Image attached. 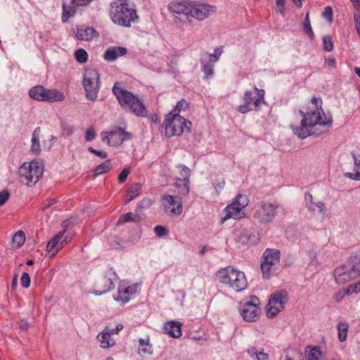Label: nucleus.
Returning <instances> with one entry per match:
<instances>
[{"label": "nucleus", "mask_w": 360, "mask_h": 360, "mask_svg": "<svg viewBox=\"0 0 360 360\" xmlns=\"http://www.w3.org/2000/svg\"><path fill=\"white\" fill-rule=\"evenodd\" d=\"M302 116L300 124L291 125L293 133L300 139H305L309 136L319 135L323 131H318L319 127L329 128L331 127L333 118L326 117L322 109V100L321 98H312L311 106L308 107L306 112L300 111Z\"/></svg>", "instance_id": "nucleus-1"}, {"label": "nucleus", "mask_w": 360, "mask_h": 360, "mask_svg": "<svg viewBox=\"0 0 360 360\" xmlns=\"http://www.w3.org/2000/svg\"><path fill=\"white\" fill-rule=\"evenodd\" d=\"M109 15L115 24L124 27H130L132 23L139 20L136 9L125 1H112Z\"/></svg>", "instance_id": "nucleus-2"}, {"label": "nucleus", "mask_w": 360, "mask_h": 360, "mask_svg": "<svg viewBox=\"0 0 360 360\" xmlns=\"http://www.w3.org/2000/svg\"><path fill=\"white\" fill-rule=\"evenodd\" d=\"M112 92L119 101L120 104L126 110L135 114L138 117H145L148 115V110L139 97L131 92L122 89L115 83Z\"/></svg>", "instance_id": "nucleus-3"}, {"label": "nucleus", "mask_w": 360, "mask_h": 360, "mask_svg": "<svg viewBox=\"0 0 360 360\" xmlns=\"http://www.w3.org/2000/svg\"><path fill=\"white\" fill-rule=\"evenodd\" d=\"M217 276L221 283L228 285L236 292H241L248 287V281L245 273L231 266L219 270Z\"/></svg>", "instance_id": "nucleus-4"}, {"label": "nucleus", "mask_w": 360, "mask_h": 360, "mask_svg": "<svg viewBox=\"0 0 360 360\" xmlns=\"http://www.w3.org/2000/svg\"><path fill=\"white\" fill-rule=\"evenodd\" d=\"M39 159L24 162L18 169L20 181L28 186L34 185L44 172V165Z\"/></svg>", "instance_id": "nucleus-5"}, {"label": "nucleus", "mask_w": 360, "mask_h": 360, "mask_svg": "<svg viewBox=\"0 0 360 360\" xmlns=\"http://www.w3.org/2000/svg\"><path fill=\"white\" fill-rule=\"evenodd\" d=\"M163 126L166 135L173 136L189 133L192 123L177 113L169 112L164 120Z\"/></svg>", "instance_id": "nucleus-6"}, {"label": "nucleus", "mask_w": 360, "mask_h": 360, "mask_svg": "<svg viewBox=\"0 0 360 360\" xmlns=\"http://www.w3.org/2000/svg\"><path fill=\"white\" fill-rule=\"evenodd\" d=\"M279 205L276 201L272 202L262 201L256 207L253 217L259 223L268 224L276 218Z\"/></svg>", "instance_id": "nucleus-7"}, {"label": "nucleus", "mask_w": 360, "mask_h": 360, "mask_svg": "<svg viewBox=\"0 0 360 360\" xmlns=\"http://www.w3.org/2000/svg\"><path fill=\"white\" fill-rule=\"evenodd\" d=\"M83 86L85 96L90 101H96L100 89V76L97 70L87 69L83 75Z\"/></svg>", "instance_id": "nucleus-8"}, {"label": "nucleus", "mask_w": 360, "mask_h": 360, "mask_svg": "<svg viewBox=\"0 0 360 360\" xmlns=\"http://www.w3.org/2000/svg\"><path fill=\"white\" fill-rule=\"evenodd\" d=\"M248 202L246 195L242 194L237 195L232 203L224 208L225 216L221 219V223L231 218L234 219L244 218L245 214L243 209L248 205Z\"/></svg>", "instance_id": "nucleus-9"}, {"label": "nucleus", "mask_w": 360, "mask_h": 360, "mask_svg": "<svg viewBox=\"0 0 360 360\" xmlns=\"http://www.w3.org/2000/svg\"><path fill=\"white\" fill-rule=\"evenodd\" d=\"M264 91L255 87L254 91H246L244 94L243 99L245 103L238 107V111L241 113H246L250 110H256L264 100Z\"/></svg>", "instance_id": "nucleus-10"}, {"label": "nucleus", "mask_w": 360, "mask_h": 360, "mask_svg": "<svg viewBox=\"0 0 360 360\" xmlns=\"http://www.w3.org/2000/svg\"><path fill=\"white\" fill-rule=\"evenodd\" d=\"M281 252L274 248H266L263 252L261 261V269L264 278H269L271 270L280 262Z\"/></svg>", "instance_id": "nucleus-11"}, {"label": "nucleus", "mask_w": 360, "mask_h": 360, "mask_svg": "<svg viewBox=\"0 0 360 360\" xmlns=\"http://www.w3.org/2000/svg\"><path fill=\"white\" fill-rule=\"evenodd\" d=\"M287 301V292L284 290L276 291L271 294L266 308L267 316L269 318L275 317L284 309Z\"/></svg>", "instance_id": "nucleus-12"}, {"label": "nucleus", "mask_w": 360, "mask_h": 360, "mask_svg": "<svg viewBox=\"0 0 360 360\" xmlns=\"http://www.w3.org/2000/svg\"><path fill=\"white\" fill-rule=\"evenodd\" d=\"M259 300L256 296H250V300L240 304V314L248 322L256 321L260 314Z\"/></svg>", "instance_id": "nucleus-13"}, {"label": "nucleus", "mask_w": 360, "mask_h": 360, "mask_svg": "<svg viewBox=\"0 0 360 360\" xmlns=\"http://www.w3.org/2000/svg\"><path fill=\"white\" fill-rule=\"evenodd\" d=\"M101 136L103 143H107L110 146L117 147L120 146L123 141L130 139L131 134L125 131L121 127H117L114 131L110 132H101Z\"/></svg>", "instance_id": "nucleus-14"}, {"label": "nucleus", "mask_w": 360, "mask_h": 360, "mask_svg": "<svg viewBox=\"0 0 360 360\" xmlns=\"http://www.w3.org/2000/svg\"><path fill=\"white\" fill-rule=\"evenodd\" d=\"M333 276L337 283L343 284L358 277L359 273L354 269V266L352 262L351 265H341L335 268Z\"/></svg>", "instance_id": "nucleus-15"}, {"label": "nucleus", "mask_w": 360, "mask_h": 360, "mask_svg": "<svg viewBox=\"0 0 360 360\" xmlns=\"http://www.w3.org/2000/svg\"><path fill=\"white\" fill-rule=\"evenodd\" d=\"M216 7L212 5L207 4H200L192 2L190 10V17L198 20H204L214 14L216 12Z\"/></svg>", "instance_id": "nucleus-16"}, {"label": "nucleus", "mask_w": 360, "mask_h": 360, "mask_svg": "<svg viewBox=\"0 0 360 360\" xmlns=\"http://www.w3.org/2000/svg\"><path fill=\"white\" fill-rule=\"evenodd\" d=\"M115 275V272L112 269L108 270L105 275L102 277L96 283V289L94 291L96 295H101L110 291L115 288V284L110 276Z\"/></svg>", "instance_id": "nucleus-17"}, {"label": "nucleus", "mask_w": 360, "mask_h": 360, "mask_svg": "<svg viewBox=\"0 0 360 360\" xmlns=\"http://www.w3.org/2000/svg\"><path fill=\"white\" fill-rule=\"evenodd\" d=\"M165 209H170V211L174 215H180L183 211L182 201L180 197L177 195H164L162 197Z\"/></svg>", "instance_id": "nucleus-18"}, {"label": "nucleus", "mask_w": 360, "mask_h": 360, "mask_svg": "<svg viewBox=\"0 0 360 360\" xmlns=\"http://www.w3.org/2000/svg\"><path fill=\"white\" fill-rule=\"evenodd\" d=\"M137 285H132L128 287L119 286L118 292L115 297V300L125 304L130 300L131 296L135 295L137 291Z\"/></svg>", "instance_id": "nucleus-19"}, {"label": "nucleus", "mask_w": 360, "mask_h": 360, "mask_svg": "<svg viewBox=\"0 0 360 360\" xmlns=\"http://www.w3.org/2000/svg\"><path fill=\"white\" fill-rule=\"evenodd\" d=\"M304 202L305 206L308 209L309 212H314L318 210L322 214H325L326 212V207L324 203L321 201L314 202L313 201V196L309 193H306L304 195Z\"/></svg>", "instance_id": "nucleus-20"}, {"label": "nucleus", "mask_w": 360, "mask_h": 360, "mask_svg": "<svg viewBox=\"0 0 360 360\" xmlns=\"http://www.w3.org/2000/svg\"><path fill=\"white\" fill-rule=\"evenodd\" d=\"M191 4L192 2L191 1H174L169 4V8L173 13L184 14L187 17H190Z\"/></svg>", "instance_id": "nucleus-21"}, {"label": "nucleus", "mask_w": 360, "mask_h": 360, "mask_svg": "<svg viewBox=\"0 0 360 360\" xmlns=\"http://www.w3.org/2000/svg\"><path fill=\"white\" fill-rule=\"evenodd\" d=\"M127 50L123 46H111L104 53L103 58L108 61H114L118 57L127 54Z\"/></svg>", "instance_id": "nucleus-22"}, {"label": "nucleus", "mask_w": 360, "mask_h": 360, "mask_svg": "<svg viewBox=\"0 0 360 360\" xmlns=\"http://www.w3.org/2000/svg\"><path fill=\"white\" fill-rule=\"evenodd\" d=\"M181 326L179 321H168L164 326L165 333L174 338H180L182 335Z\"/></svg>", "instance_id": "nucleus-23"}, {"label": "nucleus", "mask_w": 360, "mask_h": 360, "mask_svg": "<svg viewBox=\"0 0 360 360\" xmlns=\"http://www.w3.org/2000/svg\"><path fill=\"white\" fill-rule=\"evenodd\" d=\"M65 99V96L63 92L60 91L56 89H45V92L44 97L42 98V101L44 102H58L63 101Z\"/></svg>", "instance_id": "nucleus-24"}, {"label": "nucleus", "mask_w": 360, "mask_h": 360, "mask_svg": "<svg viewBox=\"0 0 360 360\" xmlns=\"http://www.w3.org/2000/svg\"><path fill=\"white\" fill-rule=\"evenodd\" d=\"M41 128L37 127L32 134L30 150L35 155H39L41 151L40 144Z\"/></svg>", "instance_id": "nucleus-25"}, {"label": "nucleus", "mask_w": 360, "mask_h": 360, "mask_svg": "<svg viewBox=\"0 0 360 360\" xmlns=\"http://www.w3.org/2000/svg\"><path fill=\"white\" fill-rule=\"evenodd\" d=\"M257 240L255 233L251 230L243 229L237 237V241L242 245L254 243Z\"/></svg>", "instance_id": "nucleus-26"}, {"label": "nucleus", "mask_w": 360, "mask_h": 360, "mask_svg": "<svg viewBox=\"0 0 360 360\" xmlns=\"http://www.w3.org/2000/svg\"><path fill=\"white\" fill-rule=\"evenodd\" d=\"M98 35L92 27H86L78 29L76 37L79 40L89 41Z\"/></svg>", "instance_id": "nucleus-27"}, {"label": "nucleus", "mask_w": 360, "mask_h": 360, "mask_svg": "<svg viewBox=\"0 0 360 360\" xmlns=\"http://www.w3.org/2000/svg\"><path fill=\"white\" fill-rule=\"evenodd\" d=\"M111 335L108 328H106L102 333L97 336L101 347L108 348L115 345V340L111 338Z\"/></svg>", "instance_id": "nucleus-28"}, {"label": "nucleus", "mask_w": 360, "mask_h": 360, "mask_svg": "<svg viewBox=\"0 0 360 360\" xmlns=\"http://www.w3.org/2000/svg\"><path fill=\"white\" fill-rule=\"evenodd\" d=\"M138 352L139 354H153V347L150 344L149 337L147 336L146 338H140L139 340Z\"/></svg>", "instance_id": "nucleus-29"}, {"label": "nucleus", "mask_w": 360, "mask_h": 360, "mask_svg": "<svg viewBox=\"0 0 360 360\" xmlns=\"http://www.w3.org/2000/svg\"><path fill=\"white\" fill-rule=\"evenodd\" d=\"M141 190V184L136 183L132 184L127 191V199L125 203H128L134 198H136L140 194Z\"/></svg>", "instance_id": "nucleus-30"}, {"label": "nucleus", "mask_w": 360, "mask_h": 360, "mask_svg": "<svg viewBox=\"0 0 360 360\" xmlns=\"http://www.w3.org/2000/svg\"><path fill=\"white\" fill-rule=\"evenodd\" d=\"M45 92V88L41 85H37L31 88L29 91V96L38 101H42Z\"/></svg>", "instance_id": "nucleus-31"}, {"label": "nucleus", "mask_w": 360, "mask_h": 360, "mask_svg": "<svg viewBox=\"0 0 360 360\" xmlns=\"http://www.w3.org/2000/svg\"><path fill=\"white\" fill-rule=\"evenodd\" d=\"M76 7L71 4V6H66L65 3L63 4V14L62 21L65 22L68 18L73 16L76 13Z\"/></svg>", "instance_id": "nucleus-32"}, {"label": "nucleus", "mask_w": 360, "mask_h": 360, "mask_svg": "<svg viewBox=\"0 0 360 360\" xmlns=\"http://www.w3.org/2000/svg\"><path fill=\"white\" fill-rule=\"evenodd\" d=\"M248 354L255 360H269V354L263 351L258 352L255 347L248 349Z\"/></svg>", "instance_id": "nucleus-33"}, {"label": "nucleus", "mask_w": 360, "mask_h": 360, "mask_svg": "<svg viewBox=\"0 0 360 360\" xmlns=\"http://www.w3.org/2000/svg\"><path fill=\"white\" fill-rule=\"evenodd\" d=\"M201 68L202 71L205 74V77L206 79H208L213 76L214 75V63L209 60L205 62V60H201Z\"/></svg>", "instance_id": "nucleus-34"}, {"label": "nucleus", "mask_w": 360, "mask_h": 360, "mask_svg": "<svg viewBox=\"0 0 360 360\" xmlns=\"http://www.w3.org/2000/svg\"><path fill=\"white\" fill-rule=\"evenodd\" d=\"M338 340L340 342L346 340L348 332V323L346 321H340L338 324Z\"/></svg>", "instance_id": "nucleus-35"}, {"label": "nucleus", "mask_w": 360, "mask_h": 360, "mask_svg": "<svg viewBox=\"0 0 360 360\" xmlns=\"http://www.w3.org/2000/svg\"><path fill=\"white\" fill-rule=\"evenodd\" d=\"M354 173L345 172L344 176L352 180L360 181V159H354Z\"/></svg>", "instance_id": "nucleus-36"}, {"label": "nucleus", "mask_w": 360, "mask_h": 360, "mask_svg": "<svg viewBox=\"0 0 360 360\" xmlns=\"http://www.w3.org/2000/svg\"><path fill=\"white\" fill-rule=\"evenodd\" d=\"M56 140L57 138L55 136L51 134H47L44 136L42 141V150L49 151Z\"/></svg>", "instance_id": "nucleus-37"}, {"label": "nucleus", "mask_w": 360, "mask_h": 360, "mask_svg": "<svg viewBox=\"0 0 360 360\" xmlns=\"http://www.w3.org/2000/svg\"><path fill=\"white\" fill-rule=\"evenodd\" d=\"M25 241V236L23 231H18L12 238V245L14 248H20Z\"/></svg>", "instance_id": "nucleus-38"}, {"label": "nucleus", "mask_w": 360, "mask_h": 360, "mask_svg": "<svg viewBox=\"0 0 360 360\" xmlns=\"http://www.w3.org/2000/svg\"><path fill=\"white\" fill-rule=\"evenodd\" d=\"M65 231H60L57 235H56L53 238H51V240L49 241L46 245V251L48 252H51L53 250V249L59 244L61 238L63 237Z\"/></svg>", "instance_id": "nucleus-39"}, {"label": "nucleus", "mask_w": 360, "mask_h": 360, "mask_svg": "<svg viewBox=\"0 0 360 360\" xmlns=\"http://www.w3.org/2000/svg\"><path fill=\"white\" fill-rule=\"evenodd\" d=\"M175 186L178 191L182 195H187L190 190V181H184L180 179H176Z\"/></svg>", "instance_id": "nucleus-40"}, {"label": "nucleus", "mask_w": 360, "mask_h": 360, "mask_svg": "<svg viewBox=\"0 0 360 360\" xmlns=\"http://www.w3.org/2000/svg\"><path fill=\"white\" fill-rule=\"evenodd\" d=\"M141 217L139 215L134 214L131 212H127L121 216L117 221V224H122L128 221L139 222Z\"/></svg>", "instance_id": "nucleus-41"}, {"label": "nucleus", "mask_w": 360, "mask_h": 360, "mask_svg": "<svg viewBox=\"0 0 360 360\" xmlns=\"http://www.w3.org/2000/svg\"><path fill=\"white\" fill-rule=\"evenodd\" d=\"M112 168L111 164L110 161H105L100 165H98L95 169H94V175H100L103 174L107 172H109Z\"/></svg>", "instance_id": "nucleus-42"}, {"label": "nucleus", "mask_w": 360, "mask_h": 360, "mask_svg": "<svg viewBox=\"0 0 360 360\" xmlns=\"http://www.w3.org/2000/svg\"><path fill=\"white\" fill-rule=\"evenodd\" d=\"M303 30L304 32L310 37L311 39H313L314 38L315 35L311 26L309 13H307L304 21L303 22Z\"/></svg>", "instance_id": "nucleus-43"}, {"label": "nucleus", "mask_w": 360, "mask_h": 360, "mask_svg": "<svg viewBox=\"0 0 360 360\" xmlns=\"http://www.w3.org/2000/svg\"><path fill=\"white\" fill-rule=\"evenodd\" d=\"M179 167L180 168V176L177 177L176 179H180L184 181H186L187 183L188 181H190V177L191 174V171L190 168L184 165H179Z\"/></svg>", "instance_id": "nucleus-44"}, {"label": "nucleus", "mask_w": 360, "mask_h": 360, "mask_svg": "<svg viewBox=\"0 0 360 360\" xmlns=\"http://www.w3.org/2000/svg\"><path fill=\"white\" fill-rule=\"evenodd\" d=\"M321 352L317 347L310 348L308 352L307 359L308 360H319L321 357Z\"/></svg>", "instance_id": "nucleus-45"}, {"label": "nucleus", "mask_w": 360, "mask_h": 360, "mask_svg": "<svg viewBox=\"0 0 360 360\" xmlns=\"http://www.w3.org/2000/svg\"><path fill=\"white\" fill-rule=\"evenodd\" d=\"M76 60L81 63H85L88 58L87 52L84 49H79L75 53Z\"/></svg>", "instance_id": "nucleus-46"}, {"label": "nucleus", "mask_w": 360, "mask_h": 360, "mask_svg": "<svg viewBox=\"0 0 360 360\" xmlns=\"http://www.w3.org/2000/svg\"><path fill=\"white\" fill-rule=\"evenodd\" d=\"M323 49L326 51H331L333 49V42L332 37L330 35H326L323 37Z\"/></svg>", "instance_id": "nucleus-47"}, {"label": "nucleus", "mask_w": 360, "mask_h": 360, "mask_svg": "<svg viewBox=\"0 0 360 360\" xmlns=\"http://www.w3.org/2000/svg\"><path fill=\"white\" fill-rule=\"evenodd\" d=\"M188 108V102L186 101H185L184 99H182L177 103L175 109H174L171 112L177 113L179 115V113L181 110H186Z\"/></svg>", "instance_id": "nucleus-48"}, {"label": "nucleus", "mask_w": 360, "mask_h": 360, "mask_svg": "<svg viewBox=\"0 0 360 360\" xmlns=\"http://www.w3.org/2000/svg\"><path fill=\"white\" fill-rule=\"evenodd\" d=\"M222 52V47L215 49L214 53L209 54V60L212 61L214 64V63L219 60Z\"/></svg>", "instance_id": "nucleus-49"}, {"label": "nucleus", "mask_w": 360, "mask_h": 360, "mask_svg": "<svg viewBox=\"0 0 360 360\" xmlns=\"http://www.w3.org/2000/svg\"><path fill=\"white\" fill-rule=\"evenodd\" d=\"M359 292H360V281L357 283L349 285L348 288L345 290V293L347 295L357 293Z\"/></svg>", "instance_id": "nucleus-50"}, {"label": "nucleus", "mask_w": 360, "mask_h": 360, "mask_svg": "<svg viewBox=\"0 0 360 360\" xmlns=\"http://www.w3.org/2000/svg\"><path fill=\"white\" fill-rule=\"evenodd\" d=\"M154 232L158 237L161 238L167 236L169 231L165 227L161 225H158L155 226Z\"/></svg>", "instance_id": "nucleus-51"}, {"label": "nucleus", "mask_w": 360, "mask_h": 360, "mask_svg": "<svg viewBox=\"0 0 360 360\" xmlns=\"http://www.w3.org/2000/svg\"><path fill=\"white\" fill-rule=\"evenodd\" d=\"M20 283L21 285L25 288H27L30 285V277L28 273H22L20 278Z\"/></svg>", "instance_id": "nucleus-52"}, {"label": "nucleus", "mask_w": 360, "mask_h": 360, "mask_svg": "<svg viewBox=\"0 0 360 360\" xmlns=\"http://www.w3.org/2000/svg\"><path fill=\"white\" fill-rule=\"evenodd\" d=\"M10 193L8 190L0 191V207L3 206L9 199Z\"/></svg>", "instance_id": "nucleus-53"}, {"label": "nucleus", "mask_w": 360, "mask_h": 360, "mask_svg": "<svg viewBox=\"0 0 360 360\" xmlns=\"http://www.w3.org/2000/svg\"><path fill=\"white\" fill-rule=\"evenodd\" d=\"M130 169L129 167L124 168L118 176V182L120 184L124 183L126 181Z\"/></svg>", "instance_id": "nucleus-54"}, {"label": "nucleus", "mask_w": 360, "mask_h": 360, "mask_svg": "<svg viewBox=\"0 0 360 360\" xmlns=\"http://www.w3.org/2000/svg\"><path fill=\"white\" fill-rule=\"evenodd\" d=\"M96 138V131L95 130L91 127L89 128L85 132V140L86 141H91L94 140Z\"/></svg>", "instance_id": "nucleus-55"}, {"label": "nucleus", "mask_w": 360, "mask_h": 360, "mask_svg": "<svg viewBox=\"0 0 360 360\" xmlns=\"http://www.w3.org/2000/svg\"><path fill=\"white\" fill-rule=\"evenodd\" d=\"M323 15L324 18L328 19L329 21H332L333 20V9L330 6H327L325 8V10L323 13Z\"/></svg>", "instance_id": "nucleus-56"}, {"label": "nucleus", "mask_w": 360, "mask_h": 360, "mask_svg": "<svg viewBox=\"0 0 360 360\" xmlns=\"http://www.w3.org/2000/svg\"><path fill=\"white\" fill-rule=\"evenodd\" d=\"M93 0H72L71 4L74 6H87Z\"/></svg>", "instance_id": "nucleus-57"}, {"label": "nucleus", "mask_w": 360, "mask_h": 360, "mask_svg": "<svg viewBox=\"0 0 360 360\" xmlns=\"http://www.w3.org/2000/svg\"><path fill=\"white\" fill-rule=\"evenodd\" d=\"M277 11L283 13L285 9V0H276Z\"/></svg>", "instance_id": "nucleus-58"}, {"label": "nucleus", "mask_w": 360, "mask_h": 360, "mask_svg": "<svg viewBox=\"0 0 360 360\" xmlns=\"http://www.w3.org/2000/svg\"><path fill=\"white\" fill-rule=\"evenodd\" d=\"M18 326L21 330H27L30 328V323L25 319H21L18 323Z\"/></svg>", "instance_id": "nucleus-59"}, {"label": "nucleus", "mask_w": 360, "mask_h": 360, "mask_svg": "<svg viewBox=\"0 0 360 360\" xmlns=\"http://www.w3.org/2000/svg\"><path fill=\"white\" fill-rule=\"evenodd\" d=\"M352 263L354 266V269H356V271L358 273H359V276H360V257L359 258L355 257L354 259L352 261Z\"/></svg>", "instance_id": "nucleus-60"}, {"label": "nucleus", "mask_w": 360, "mask_h": 360, "mask_svg": "<svg viewBox=\"0 0 360 360\" xmlns=\"http://www.w3.org/2000/svg\"><path fill=\"white\" fill-rule=\"evenodd\" d=\"M56 202V200L54 198L47 199L46 202L44 203L43 210H46L50 207L51 205H54Z\"/></svg>", "instance_id": "nucleus-61"}, {"label": "nucleus", "mask_w": 360, "mask_h": 360, "mask_svg": "<svg viewBox=\"0 0 360 360\" xmlns=\"http://www.w3.org/2000/svg\"><path fill=\"white\" fill-rule=\"evenodd\" d=\"M89 150L91 151V153H94L96 155H98V156H100L101 158H106V154L105 153H103L102 151L101 150H94L93 148L91 147H89Z\"/></svg>", "instance_id": "nucleus-62"}, {"label": "nucleus", "mask_w": 360, "mask_h": 360, "mask_svg": "<svg viewBox=\"0 0 360 360\" xmlns=\"http://www.w3.org/2000/svg\"><path fill=\"white\" fill-rule=\"evenodd\" d=\"M123 326L122 324H117L115 328L110 329L108 328V330H110L111 334H117L119 331L122 330Z\"/></svg>", "instance_id": "nucleus-63"}, {"label": "nucleus", "mask_w": 360, "mask_h": 360, "mask_svg": "<svg viewBox=\"0 0 360 360\" xmlns=\"http://www.w3.org/2000/svg\"><path fill=\"white\" fill-rule=\"evenodd\" d=\"M326 63L330 67L335 68L336 65V60L334 58L330 57L326 59Z\"/></svg>", "instance_id": "nucleus-64"}]
</instances>
